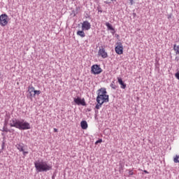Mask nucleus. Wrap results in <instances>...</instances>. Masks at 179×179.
<instances>
[{
	"label": "nucleus",
	"instance_id": "1",
	"mask_svg": "<svg viewBox=\"0 0 179 179\" xmlns=\"http://www.w3.org/2000/svg\"><path fill=\"white\" fill-rule=\"evenodd\" d=\"M10 126L14 127L15 128H17V129L26 130L30 129V123L27 122H24V120H19L16 119H13L10 120Z\"/></svg>",
	"mask_w": 179,
	"mask_h": 179
},
{
	"label": "nucleus",
	"instance_id": "2",
	"mask_svg": "<svg viewBox=\"0 0 179 179\" xmlns=\"http://www.w3.org/2000/svg\"><path fill=\"white\" fill-rule=\"evenodd\" d=\"M109 96L107 95V90L106 88H101L98 90V95L96 96V102L99 104H104L108 103Z\"/></svg>",
	"mask_w": 179,
	"mask_h": 179
},
{
	"label": "nucleus",
	"instance_id": "3",
	"mask_svg": "<svg viewBox=\"0 0 179 179\" xmlns=\"http://www.w3.org/2000/svg\"><path fill=\"white\" fill-rule=\"evenodd\" d=\"M34 166H35L36 170L38 173H41L43 171H50V170H52V165H50L47 164L45 162H43V161L35 162Z\"/></svg>",
	"mask_w": 179,
	"mask_h": 179
},
{
	"label": "nucleus",
	"instance_id": "4",
	"mask_svg": "<svg viewBox=\"0 0 179 179\" xmlns=\"http://www.w3.org/2000/svg\"><path fill=\"white\" fill-rule=\"evenodd\" d=\"M9 20V17L6 13L1 14L0 15V26H1V27H5V26H8Z\"/></svg>",
	"mask_w": 179,
	"mask_h": 179
},
{
	"label": "nucleus",
	"instance_id": "5",
	"mask_svg": "<svg viewBox=\"0 0 179 179\" xmlns=\"http://www.w3.org/2000/svg\"><path fill=\"white\" fill-rule=\"evenodd\" d=\"M91 72L94 75H100L103 72V69H101L99 65L94 64L91 67Z\"/></svg>",
	"mask_w": 179,
	"mask_h": 179
},
{
	"label": "nucleus",
	"instance_id": "6",
	"mask_svg": "<svg viewBox=\"0 0 179 179\" xmlns=\"http://www.w3.org/2000/svg\"><path fill=\"white\" fill-rule=\"evenodd\" d=\"M98 55L99 57H101L103 59H106L108 57V55L107 54V52H106V49H104L103 47H101L99 48V50L98 52Z\"/></svg>",
	"mask_w": 179,
	"mask_h": 179
},
{
	"label": "nucleus",
	"instance_id": "7",
	"mask_svg": "<svg viewBox=\"0 0 179 179\" xmlns=\"http://www.w3.org/2000/svg\"><path fill=\"white\" fill-rule=\"evenodd\" d=\"M115 52L118 54V55H121L124 54V47H122V43H119L115 48Z\"/></svg>",
	"mask_w": 179,
	"mask_h": 179
},
{
	"label": "nucleus",
	"instance_id": "8",
	"mask_svg": "<svg viewBox=\"0 0 179 179\" xmlns=\"http://www.w3.org/2000/svg\"><path fill=\"white\" fill-rule=\"evenodd\" d=\"M74 103L78 106H86V101L85 99H80V97L74 98Z\"/></svg>",
	"mask_w": 179,
	"mask_h": 179
},
{
	"label": "nucleus",
	"instance_id": "9",
	"mask_svg": "<svg viewBox=\"0 0 179 179\" xmlns=\"http://www.w3.org/2000/svg\"><path fill=\"white\" fill-rule=\"evenodd\" d=\"M16 148L19 150V152H22L24 156L29 155V152L24 150V147L23 146V144H17Z\"/></svg>",
	"mask_w": 179,
	"mask_h": 179
},
{
	"label": "nucleus",
	"instance_id": "10",
	"mask_svg": "<svg viewBox=\"0 0 179 179\" xmlns=\"http://www.w3.org/2000/svg\"><path fill=\"white\" fill-rule=\"evenodd\" d=\"M92 27V25L90 24V22H89L88 21H84L82 23V29L83 30H90Z\"/></svg>",
	"mask_w": 179,
	"mask_h": 179
},
{
	"label": "nucleus",
	"instance_id": "11",
	"mask_svg": "<svg viewBox=\"0 0 179 179\" xmlns=\"http://www.w3.org/2000/svg\"><path fill=\"white\" fill-rule=\"evenodd\" d=\"M117 82H118L119 85H120L121 89H127V84H125L124 83V81H122V78L118 77Z\"/></svg>",
	"mask_w": 179,
	"mask_h": 179
},
{
	"label": "nucleus",
	"instance_id": "12",
	"mask_svg": "<svg viewBox=\"0 0 179 179\" xmlns=\"http://www.w3.org/2000/svg\"><path fill=\"white\" fill-rule=\"evenodd\" d=\"M35 90H36L34 89V87H33V86H29L28 87V92H29L31 97L33 96V93H34Z\"/></svg>",
	"mask_w": 179,
	"mask_h": 179
},
{
	"label": "nucleus",
	"instance_id": "13",
	"mask_svg": "<svg viewBox=\"0 0 179 179\" xmlns=\"http://www.w3.org/2000/svg\"><path fill=\"white\" fill-rule=\"evenodd\" d=\"M81 128L82 129H87V122L86 121H82L80 122Z\"/></svg>",
	"mask_w": 179,
	"mask_h": 179
},
{
	"label": "nucleus",
	"instance_id": "14",
	"mask_svg": "<svg viewBox=\"0 0 179 179\" xmlns=\"http://www.w3.org/2000/svg\"><path fill=\"white\" fill-rule=\"evenodd\" d=\"M77 36H80V37L83 38V37H85L86 35L85 34V31H78L77 32Z\"/></svg>",
	"mask_w": 179,
	"mask_h": 179
},
{
	"label": "nucleus",
	"instance_id": "15",
	"mask_svg": "<svg viewBox=\"0 0 179 179\" xmlns=\"http://www.w3.org/2000/svg\"><path fill=\"white\" fill-rule=\"evenodd\" d=\"M106 26L108 27L109 30H114V28L112 25H110V22H106Z\"/></svg>",
	"mask_w": 179,
	"mask_h": 179
},
{
	"label": "nucleus",
	"instance_id": "16",
	"mask_svg": "<svg viewBox=\"0 0 179 179\" xmlns=\"http://www.w3.org/2000/svg\"><path fill=\"white\" fill-rule=\"evenodd\" d=\"M173 162L174 163H179V155H176L173 157Z\"/></svg>",
	"mask_w": 179,
	"mask_h": 179
},
{
	"label": "nucleus",
	"instance_id": "17",
	"mask_svg": "<svg viewBox=\"0 0 179 179\" xmlns=\"http://www.w3.org/2000/svg\"><path fill=\"white\" fill-rule=\"evenodd\" d=\"M36 94H37V96L41 94V91L40 90H35L34 92V96H36Z\"/></svg>",
	"mask_w": 179,
	"mask_h": 179
},
{
	"label": "nucleus",
	"instance_id": "18",
	"mask_svg": "<svg viewBox=\"0 0 179 179\" xmlns=\"http://www.w3.org/2000/svg\"><path fill=\"white\" fill-rule=\"evenodd\" d=\"M110 87L112 89H113L114 90H115V89H117V85H115V84L114 83V82H113L111 84H110Z\"/></svg>",
	"mask_w": 179,
	"mask_h": 179
},
{
	"label": "nucleus",
	"instance_id": "19",
	"mask_svg": "<svg viewBox=\"0 0 179 179\" xmlns=\"http://www.w3.org/2000/svg\"><path fill=\"white\" fill-rule=\"evenodd\" d=\"M101 106H103V103H97L95 106V108H96V110H99L100 108V107H101Z\"/></svg>",
	"mask_w": 179,
	"mask_h": 179
},
{
	"label": "nucleus",
	"instance_id": "20",
	"mask_svg": "<svg viewBox=\"0 0 179 179\" xmlns=\"http://www.w3.org/2000/svg\"><path fill=\"white\" fill-rule=\"evenodd\" d=\"M131 176H134V171L132 170L129 171L128 177H131Z\"/></svg>",
	"mask_w": 179,
	"mask_h": 179
},
{
	"label": "nucleus",
	"instance_id": "21",
	"mask_svg": "<svg viewBox=\"0 0 179 179\" xmlns=\"http://www.w3.org/2000/svg\"><path fill=\"white\" fill-rule=\"evenodd\" d=\"M101 142H103V140L102 139H99L98 141H96V145H97V143H101Z\"/></svg>",
	"mask_w": 179,
	"mask_h": 179
},
{
	"label": "nucleus",
	"instance_id": "22",
	"mask_svg": "<svg viewBox=\"0 0 179 179\" xmlns=\"http://www.w3.org/2000/svg\"><path fill=\"white\" fill-rule=\"evenodd\" d=\"M175 76H176V79H178V80H179V73H176L175 74Z\"/></svg>",
	"mask_w": 179,
	"mask_h": 179
},
{
	"label": "nucleus",
	"instance_id": "23",
	"mask_svg": "<svg viewBox=\"0 0 179 179\" xmlns=\"http://www.w3.org/2000/svg\"><path fill=\"white\" fill-rule=\"evenodd\" d=\"M130 5H134V0H130Z\"/></svg>",
	"mask_w": 179,
	"mask_h": 179
},
{
	"label": "nucleus",
	"instance_id": "24",
	"mask_svg": "<svg viewBox=\"0 0 179 179\" xmlns=\"http://www.w3.org/2000/svg\"><path fill=\"white\" fill-rule=\"evenodd\" d=\"M143 171H144V173H145V174H149V172H148V171L144 170Z\"/></svg>",
	"mask_w": 179,
	"mask_h": 179
},
{
	"label": "nucleus",
	"instance_id": "25",
	"mask_svg": "<svg viewBox=\"0 0 179 179\" xmlns=\"http://www.w3.org/2000/svg\"><path fill=\"white\" fill-rule=\"evenodd\" d=\"M54 132H58V129H54Z\"/></svg>",
	"mask_w": 179,
	"mask_h": 179
},
{
	"label": "nucleus",
	"instance_id": "26",
	"mask_svg": "<svg viewBox=\"0 0 179 179\" xmlns=\"http://www.w3.org/2000/svg\"><path fill=\"white\" fill-rule=\"evenodd\" d=\"M170 17H171V15L168 17V19H170Z\"/></svg>",
	"mask_w": 179,
	"mask_h": 179
},
{
	"label": "nucleus",
	"instance_id": "27",
	"mask_svg": "<svg viewBox=\"0 0 179 179\" xmlns=\"http://www.w3.org/2000/svg\"><path fill=\"white\" fill-rule=\"evenodd\" d=\"M0 76H1V73H0Z\"/></svg>",
	"mask_w": 179,
	"mask_h": 179
}]
</instances>
